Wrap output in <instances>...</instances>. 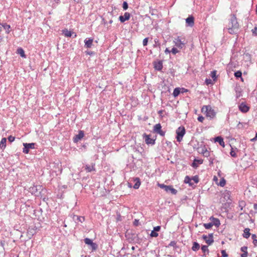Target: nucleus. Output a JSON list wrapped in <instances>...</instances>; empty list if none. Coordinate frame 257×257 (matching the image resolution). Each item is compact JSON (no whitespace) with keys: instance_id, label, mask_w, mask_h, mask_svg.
<instances>
[{"instance_id":"1a4fd4ad","label":"nucleus","mask_w":257,"mask_h":257,"mask_svg":"<svg viewBox=\"0 0 257 257\" xmlns=\"http://www.w3.org/2000/svg\"><path fill=\"white\" fill-rule=\"evenodd\" d=\"M238 107L239 110L243 113L247 112L249 109V106L246 105L244 102L241 103L238 106Z\"/></svg>"},{"instance_id":"20e7f679","label":"nucleus","mask_w":257,"mask_h":257,"mask_svg":"<svg viewBox=\"0 0 257 257\" xmlns=\"http://www.w3.org/2000/svg\"><path fill=\"white\" fill-rule=\"evenodd\" d=\"M185 134V129L183 126L179 127L176 130V139L179 142L182 140V138Z\"/></svg>"},{"instance_id":"338daca9","label":"nucleus","mask_w":257,"mask_h":257,"mask_svg":"<svg viewBox=\"0 0 257 257\" xmlns=\"http://www.w3.org/2000/svg\"><path fill=\"white\" fill-rule=\"evenodd\" d=\"M171 51L168 48H166L165 51V53H169Z\"/></svg>"},{"instance_id":"5701e85b","label":"nucleus","mask_w":257,"mask_h":257,"mask_svg":"<svg viewBox=\"0 0 257 257\" xmlns=\"http://www.w3.org/2000/svg\"><path fill=\"white\" fill-rule=\"evenodd\" d=\"M33 223L35 224V226H33V230H39V228L41 227V225L39 222L38 219L33 218Z\"/></svg>"},{"instance_id":"ea45409f","label":"nucleus","mask_w":257,"mask_h":257,"mask_svg":"<svg viewBox=\"0 0 257 257\" xmlns=\"http://www.w3.org/2000/svg\"><path fill=\"white\" fill-rule=\"evenodd\" d=\"M201 154H203V155L204 157H208L210 155L209 152H208L207 149H205V152H201Z\"/></svg>"},{"instance_id":"cd10ccee","label":"nucleus","mask_w":257,"mask_h":257,"mask_svg":"<svg viewBox=\"0 0 257 257\" xmlns=\"http://www.w3.org/2000/svg\"><path fill=\"white\" fill-rule=\"evenodd\" d=\"M234 76L236 78H240L241 79V80L242 81H243V78L242 77V72L241 71H237L236 72H235L234 73Z\"/></svg>"},{"instance_id":"39448f33","label":"nucleus","mask_w":257,"mask_h":257,"mask_svg":"<svg viewBox=\"0 0 257 257\" xmlns=\"http://www.w3.org/2000/svg\"><path fill=\"white\" fill-rule=\"evenodd\" d=\"M158 186H159L161 188L164 189L167 192H169V191L172 194L175 195L177 193V190L173 188L172 186H167L164 184H160L158 183Z\"/></svg>"},{"instance_id":"c756f323","label":"nucleus","mask_w":257,"mask_h":257,"mask_svg":"<svg viewBox=\"0 0 257 257\" xmlns=\"http://www.w3.org/2000/svg\"><path fill=\"white\" fill-rule=\"evenodd\" d=\"M191 179L188 176H186L184 179V182L185 183H188L190 186H192L193 184L191 182Z\"/></svg>"},{"instance_id":"ddd939ff","label":"nucleus","mask_w":257,"mask_h":257,"mask_svg":"<svg viewBox=\"0 0 257 257\" xmlns=\"http://www.w3.org/2000/svg\"><path fill=\"white\" fill-rule=\"evenodd\" d=\"M24 148H23V153L28 154L30 149H32V143H23Z\"/></svg>"},{"instance_id":"6e6d98bb","label":"nucleus","mask_w":257,"mask_h":257,"mask_svg":"<svg viewBox=\"0 0 257 257\" xmlns=\"http://www.w3.org/2000/svg\"><path fill=\"white\" fill-rule=\"evenodd\" d=\"M134 225L136 226H138L139 225V220L135 219L134 221Z\"/></svg>"},{"instance_id":"4468645a","label":"nucleus","mask_w":257,"mask_h":257,"mask_svg":"<svg viewBox=\"0 0 257 257\" xmlns=\"http://www.w3.org/2000/svg\"><path fill=\"white\" fill-rule=\"evenodd\" d=\"M16 53L17 54L20 55V56L22 58H26V55H25V51L22 48L19 47L17 50Z\"/></svg>"},{"instance_id":"9d476101","label":"nucleus","mask_w":257,"mask_h":257,"mask_svg":"<svg viewBox=\"0 0 257 257\" xmlns=\"http://www.w3.org/2000/svg\"><path fill=\"white\" fill-rule=\"evenodd\" d=\"M84 136V134L83 131H79L78 134L73 138V142L74 143H77L79 140L83 138Z\"/></svg>"},{"instance_id":"4d7b16f0","label":"nucleus","mask_w":257,"mask_h":257,"mask_svg":"<svg viewBox=\"0 0 257 257\" xmlns=\"http://www.w3.org/2000/svg\"><path fill=\"white\" fill-rule=\"evenodd\" d=\"M244 205V202L243 201L240 202L239 206L241 207V210L243 209V207Z\"/></svg>"},{"instance_id":"13d9d810","label":"nucleus","mask_w":257,"mask_h":257,"mask_svg":"<svg viewBox=\"0 0 257 257\" xmlns=\"http://www.w3.org/2000/svg\"><path fill=\"white\" fill-rule=\"evenodd\" d=\"M247 254H248L247 252H243V253H242L241 254L240 256H241V257H247Z\"/></svg>"},{"instance_id":"de8ad7c7","label":"nucleus","mask_w":257,"mask_h":257,"mask_svg":"<svg viewBox=\"0 0 257 257\" xmlns=\"http://www.w3.org/2000/svg\"><path fill=\"white\" fill-rule=\"evenodd\" d=\"M171 52L173 54H177V53L179 52V51L178 50V49L176 48H173L171 51Z\"/></svg>"},{"instance_id":"bf43d9fd","label":"nucleus","mask_w":257,"mask_h":257,"mask_svg":"<svg viewBox=\"0 0 257 257\" xmlns=\"http://www.w3.org/2000/svg\"><path fill=\"white\" fill-rule=\"evenodd\" d=\"M202 238L206 241L208 237L206 235H203Z\"/></svg>"},{"instance_id":"c85d7f7f","label":"nucleus","mask_w":257,"mask_h":257,"mask_svg":"<svg viewBox=\"0 0 257 257\" xmlns=\"http://www.w3.org/2000/svg\"><path fill=\"white\" fill-rule=\"evenodd\" d=\"M85 170H86L88 172H91L92 171L94 170V166H93V165L90 166V165H86L85 166Z\"/></svg>"},{"instance_id":"49530a36","label":"nucleus","mask_w":257,"mask_h":257,"mask_svg":"<svg viewBox=\"0 0 257 257\" xmlns=\"http://www.w3.org/2000/svg\"><path fill=\"white\" fill-rule=\"evenodd\" d=\"M148 40H149L148 38H146L143 40V46H146L147 45L148 42Z\"/></svg>"},{"instance_id":"7ed1b4c3","label":"nucleus","mask_w":257,"mask_h":257,"mask_svg":"<svg viewBox=\"0 0 257 257\" xmlns=\"http://www.w3.org/2000/svg\"><path fill=\"white\" fill-rule=\"evenodd\" d=\"M174 42L175 44V46L180 49L184 48L186 43L185 39L180 37H178L177 38H175L174 40Z\"/></svg>"},{"instance_id":"5fc2aeb1","label":"nucleus","mask_w":257,"mask_h":257,"mask_svg":"<svg viewBox=\"0 0 257 257\" xmlns=\"http://www.w3.org/2000/svg\"><path fill=\"white\" fill-rule=\"evenodd\" d=\"M197 119L200 122H203V120L204 119V117L202 116H198Z\"/></svg>"},{"instance_id":"2eb2a0df","label":"nucleus","mask_w":257,"mask_h":257,"mask_svg":"<svg viewBox=\"0 0 257 257\" xmlns=\"http://www.w3.org/2000/svg\"><path fill=\"white\" fill-rule=\"evenodd\" d=\"M203 160L202 159H195L192 164V167L194 168H197L198 167V164H202L203 163Z\"/></svg>"},{"instance_id":"e2e57ef3","label":"nucleus","mask_w":257,"mask_h":257,"mask_svg":"<svg viewBox=\"0 0 257 257\" xmlns=\"http://www.w3.org/2000/svg\"><path fill=\"white\" fill-rule=\"evenodd\" d=\"M251 238L252 239H253V240L254 239H256V236L255 234H253L251 235Z\"/></svg>"},{"instance_id":"c03bdc74","label":"nucleus","mask_w":257,"mask_h":257,"mask_svg":"<svg viewBox=\"0 0 257 257\" xmlns=\"http://www.w3.org/2000/svg\"><path fill=\"white\" fill-rule=\"evenodd\" d=\"M8 141L10 142V143H12L15 140V137H13L12 136H10L8 138Z\"/></svg>"},{"instance_id":"c9c22d12","label":"nucleus","mask_w":257,"mask_h":257,"mask_svg":"<svg viewBox=\"0 0 257 257\" xmlns=\"http://www.w3.org/2000/svg\"><path fill=\"white\" fill-rule=\"evenodd\" d=\"M225 183H226L225 180L222 178L220 179V182L219 183V185L221 187H223L225 185Z\"/></svg>"},{"instance_id":"8fccbe9b","label":"nucleus","mask_w":257,"mask_h":257,"mask_svg":"<svg viewBox=\"0 0 257 257\" xmlns=\"http://www.w3.org/2000/svg\"><path fill=\"white\" fill-rule=\"evenodd\" d=\"M252 33L254 36H257V27H255L252 30Z\"/></svg>"},{"instance_id":"f8f14e48","label":"nucleus","mask_w":257,"mask_h":257,"mask_svg":"<svg viewBox=\"0 0 257 257\" xmlns=\"http://www.w3.org/2000/svg\"><path fill=\"white\" fill-rule=\"evenodd\" d=\"M130 14L127 12H125L123 16H120L119 17V20L121 23L124 22L125 21L128 20L130 18Z\"/></svg>"},{"instance_id":"bb28decb","label":"nucleus","mask_w":257,"mask_h":257,"mask_svg":"<svg viewBox=\"0 0 257 257\" xmlns=\"http://www.w3.org/2000/svg\"><path fill=\"white\" fill-rule=\"evenodd\" d=\"M200 248V245L198 243L196 242H194L193 244V246L192 247V249L193 251H197Z\"/></svg>"},{"instance_id":"412c9836","label":"nucleus","mask_w":257,"mask_h":257,"mask_svg":"<svg viewBox=\"0 0 257 257\" xmlns=\"http://www.w3.org/2000/svg\"><path fill=\"white\" fill-rule=\"evenodd\" d=\"M62 34L66 37H70L72 36L73 33H72L67 29H65L62 31Z\"/></svg>"},{"instance_id":"58836bf2","label":"nucleus","mask_w":257,"mask_h":257,"mask_svg":"<svg viewBox=\"0 0 257 257\" xmlns=\"http://www.w3.org/2000/svg\"><path fill=\"white\" fill-rule=\"evenodd\" d=\"M91 248L93 250H95L98 247L97 244L96 243L93 242V243L90 245Z\"/></svg>"},{"instance_id":"dca6fc26","label":"nucleus","mask_w":257,"mask_h":257,"mask_svg":"<svg viewBox=\"0 0 257 257\" xmlns=\"http://www.w3.org/2000/svg\"><path fill=\"white\" fill-rule=\"evenodd\" d=\"M93 39L89 38L88 40H85L84 41L85 46L87 48H90L91 47L93 43Z\"/></svg>"},{"instance_id":"0eeeda50","label":"nucleus","mask_w":257,"mask_h":257,"mask_svg":"<svg viewBox=\"0 0 257 257\" xmlns=\"http://www.w3.org/2000/svg\"><path fill=\"white\" fill-rule=\"evenodd\" d=\"M162 126L160 123H157L154 126L153 131L154 133L159 134L161 136H164L165 132L162 130Z\"/></svg>"},{"instance_id":"79ce46f5","label":"nucleus","mask_w":257,"mask_h":257,"mask_svg":"<svg viewBox=\"0 0 257 257\" xmlns=\"http://www.w3.org/2000/svg\"><path fill=\"white\" fill-rule=\"evenodd\" d=\"M216 71H213L211 72V77L215 80L216 79Z\"/></svg>"},{"instance_id":"4c0bfd02","label":"nucleus","mask_w":257,"mask_h":257,"mask_svg":"<svg viewBox=\"0 0 257 257\" xmlns=\"http://www.w3.org/2000/svg\"><path fill=\"white\" fill-rule=\"evenodd\" d=\"M214 242L213 238H208L206 240V243H207L209 245L212 244Z\"/></svg>"},{"instance_id":"4be33fe9","label":"nucleus","mask_w":257,"mask_h":257,"mask_svg":"<svg viewBox=\"0 0 257 257\" xmlns=\"http://www.w3.org/2000/svg\"><path fill=\"white\" fill-rule=\"evenodd\" d=\"M154 68L156 70L160 71L163 68V63L161 61H159L158 62L155 64Z\"/></svg>"},{"instance_id":"774afa93","label":"nucleus","mask_w":257,"mask_h":257,"mask_svg":"<svg viewBox=\"0 0 257 257\" xmlns=\"http://www.w3.org/2000/svg\"><path fill=\"white\" fill-rule=\"evenodd\" d=\"M210 164H213V159H212L211 158L209 160Z\"/></svg>"},{"instance_id":"f704fd0d","label":"nucleus","mask_w":257,"mask_h":257,"mask_svg":"<svg viewBox=\"0 0 257 257\" xmlns=\"http://www.w3.org/2000/svg\"><path fill=\"white\" fill-rule=\"evenodd\" d=\"M201 249L204 253H205L206 252L208 253H209V249L207 245H202L201 246Z\"/></svg>"},{"instance_id":"2f4dec72","label":"nucleus","mask_w":257,"mask_h":257,"mask_svg":"<svg viewBox=\"0 0 257 257\" xmlns=\"http://www.w3.org/2000/svg\"><path fill=\"white\" fill-rule=\"evenodd\" d=\"M241 89L240 88H236V97L239 98L241 96Z\"/></svg>"},{"instance_id":"aec40b11","label":"nucleus","mask_w":257,"mask_h":257,"mask_svg":"<svg viewBox=\"0 0 257 257\" xmlns=\"http://www.w3.org/2000/svg\"><path fill=\"white\" fill-rule=\"evenodd\" d=\"M7 144V139L6 138H3L0 142V148L4 150L6 147Z\"/></svg>"},{"instance_id":"a878e982","label":"nucleus","mask_w":257,"mask_h":257,"mask_svg":"<svg viewBox=\"0 0 257 257\" xmlns=\"http://www.w3.org/2000/svg\"><path fill=\"white\" fill-rule=\"evenodd\" d=\"M134 180L135 181H136V183L134 185L133 187L134 189H138L141 185L140 179L139 178H136Z\"/></svg>"},{"instance_id":"e433bc0d","label":"nucleus","mask_w":257,"mask_h":257,"mask_svg":"<svg viewBox=\"0 0 257 257\" xmlns=\"http://www.w3.org/2000/svg\"><path fill=\"white\" fill-rule=\"evenodd\" d=\"M177 242L175 241H171L170 243L168 245V247L169 246H173L174 248H177Z\"/></svg>"},{"instance_id":"72a5a7b5","label":"nucleus","mask_w":257,"mask_h":257,"mask_svg":"<svg viewBox=\"0 0 257 257\" xmlns=\"http://www.w3.org/2000/svg\"><path fill=\"white\" fill-rule=\"evenodd\" d=\"M84 242L88 245H91V244L93 243V241L91 239L88 238H86L84 240Z\"/></svg>"},{"instance_id":"09e8293b","label":"nucleus","mask_w":257,"mask_h":257,"mask_svg":"<svg viewBox=\"0 0 257 257\" xmlns=\"http://www.w3.org/2000/svg\"><path fill=\"white\" fill-rule=\"evenodd\" d=\"M221 252L222 256V257H227V256H228V254L226 252L225 250H222Z\"/></svg>"},{"instance_id":"f3484780","label":"nucleus","mask_w":257,"mask_h":257,"mask_svg":"<svg viewBox=\"0 0 257 257\" xmlns=\"http://www.w3.org/2000/svg\"><path fill=\"white\" fill-rule=\"evenodd\" d=\"M2 26L4 28V29L6 31V34H9L11 31V26L10 25L7 24V23H2Z\"/></svg>"},{"instance_id":"423d86ee","label":"nucleus","mask_w":257,"mask_h":257,"mask_svg":"<svg viewBox=\"0 0 257 257\" xmlns=\"http://www.w3.org/2000/svg\"><path fill=\"white\" fill-rule=\"evenodd\" d=\"M42 191L43 188L41 186H33V195L36 197L41 198Z\"/></svg>"},{"instance_id":"69168bd1","label":"nucleus","mask_w":257,"mask_h":257,"mask_svg":"<svg viewBox=\"0 0 257 257\" xmlns=\"http://www.w3.org/2000/svg\"><path fill=\"white\" fill-rule=\"evenodd\" d=\"M213 233H210L208 235V238H213Z\"/></svg>"},{"instance_id":"a18cd8bd","label":"nucleus","mask_w":257,"mask_h":257,"mask_svg":"<svg viewBox=\"0 0 257 257\" xmlns=\"http://www.w3.org/2000/svg\"><path fill=\"white\" fill-rule=\"evenodd\" d=\"M122 8L124 10H126L128 9V4L126 2H124L123 3Z\"/></svg>"},{"instance_id":"6ab92c4d","label":"nucleus","mask_w":257,"mask_h":257,"mask_svg":"<svg viewBox=\"0 0 257 257\" xmlns=\"http://www.w3.org/2000/svg\"><path fill=\"white\" fill-rule=\"evenodd\" d=\"M215 142H218L221 146L224 147V142L223 141V138L221 137H216L215 138Z\"/></svg>"},{"instance_id":"f03ea898","label":"nucleus","mask_w":257,"mask_h":257,"mask_svg":"<svg viewBox=\"0 0 257 257\" xmlns=\"http://www.w3.org/2000/svg\"><path fill=\"white\" fill-rule=\"evenodd\" d=\"M202 112L206 113L207 117H209L210 118H213L215 117L216 113L213 109H212L210 105H204L201 109Z\"/></svg>"},{"instance_id":"680f3d73","label":"nucleus","mask_w":257,"mask_h":257,"mask_svg":"<svg viewBox=\"0 0 257 257\" xmlns=\"http://www.w3.org/2000/svg\"><path fill=\"white\" fill-rule=\"evenodd\" d=\"M253 244L255 245V246H256L257 245V239H254L253 241H252Z\"/></svg>"},{"instance_id":"473e14b6","label":"nucleus","mask_w":257,"mask_h":257,"mask_svg":"<svg viewBox=\"0 0 257 257\" xmlns=\"http://www.w3.org/2000/svg\"><path fill=\"white\" fill-rule=\"evenodd\" d=\"M203 226L206 229H210L213 226V224L211 222L208 223H204Z\"/></svg>"},{"instance_id":"3c124183","label":"nucleus","mask_w":257,"mask_h":257,"mask_svg":"<svg viewBox=\"0 0 257 257\" xmlns=\"http://www.w3.org/2000/svg\"><path fill=\"white\" fill-rule=\"evenodd\" d=\"M247 247L245 246H242V247H241L240 250L243 252H247Z\"/></svg>"},{"instance_id":"7c9ffc66","label":"nucleus","mask_w":257,"mask_h":257,"mask_svg":"<svg viewBox=\"0 0 257 257\" xmlns=\"http://www.w3.org/2000/svg\"><path fill=\"white\" fill-rule=\"evenodd\" d=\"M180 93V89L179 88H176L174 89L173 93V95L174 97H176L179 95Z\"/></svg>"},{"instance_id":"6e6552de","label":"nucleus","mask_w":257,"mask_h":257,"mask_svg":"<svg viewBox=\"0 0 257 257\" xmlns=\"http://www.w3.org/2000/svg\"><path fill=\"white\" fill-rule=\"evenodd\" d=\"M143 138L147 145H154L155 143V140L150 138V135H148L146 134L143 135Z\"/></svg>"},{"instance_id":"603ef678","label":"nucleus","mask_w":257,"mask_h":257,"mask_svg":"<svg viewBox=\"0 0 257 257\" xmlns=\"http://www.w3.org/2000/svg\"><path fill=\"white\" fill-rule=\"evenodd\" d=\"M230 154L233 157H235L236 156V153L232 150H231V151L230 152Z\"/></svg>"},{"instance_id":"37998d69","label":"nucleus","mask_w":257,"mask_h":257,"mask_svg":"<svg viewBox=\"0 0 257 257\" xmlns=\"http://www.w3.org/2000/svg\"><path fill=\"white\" fill-rule=\"evenodd\" d=\"M193 180V181L195 183H197L199 182V178L197 176H195L193 177L191 179V180Z\"/></svg>"},{"instance_id":"393cba45","label":"nucleus","mask_w":257,"mask_h":257,"mask_svg":"<svg viewBox=\"0 0 257 257\" xmlns=\"http://www.w3.org/2000/svg\"><path fill=\"white\" fill-rule=\"evenodd\" d=\"M73 219L74 220H77L79 222H80L81 223H82L85 220V218L83 216H78V215H74L73 217Z\"/></svg>"},{"instance_id":"0e129e2a","label":"nucleus","mask_w":257,"mask_h":257,"mask_svg":"<svg viewBox=\"0 0 257 257\" xmlns=\"http://www.w3.org/2000/svg\"><path fill=\"white\" fill-rule=\"evenodd\" d=\"M253 208L255 210L257 211V204H254Z\"/></svg>"},{"instance_id":"052dcab7","label":"nucleus","mask_w":257,"mask_h":257,"mask_svg":"<svg viewBox=\"0 0 257 257\" xmlns=\"http://www.w3.org/2000/svg\"><path fill=\"white\" fill-rule=\"evenodd\" d=\"M211 80L209 79H206L205 82L207 84H210L211 83Z\"/></svg>"},{"instance_id":"a211bd4d","label":"nucleus","mask_w":257,"mask_h":257,"mask_svg":"<svg viewBox=\"0 0 257 257\" xmlns=\"http://www.w3.org/2000/svg\"><path fill=\"white\" fill-rule=\"evenodd\" d=\"M210 219L212 220V222L211 223L213 224V225H215L217 227H218L220 225V221L218 218H216L212 216L210 218Z\"/></svg>"},{"instance_id":"a19ab883","label":"nucleus","mask_w":257,"mask_h":257,"mask_svg":"<svg viewBox=\"0 0 257 257\" xmlns=\"http://www.w3.org/2000/svg\"><path fill=\"white\" fill-rule=\"evenodd\" d=\"M150 235L152 237H157L158 236V233L153 230L152 231Z\"/></svg>"},{"instance_id":"b1692460","label":"nucleus","mask_w":257,"mask_h":257,"mask_svg":"<svg viewBox=\"0 0 257 257\" xmlns=\"http://www.w3.org/2000/svg\"><path fill=\"white\" fill-rule=\"evenodd\" d=\"M250 229L248 228H245L243 231V237L245 238H248L250 235V233L249 232Z\"/></svg>"},{"instance_id":"f257e3e1","label":"nucleus","mask_w":257,"mask_h":257,"mask_svg":"<svg viewBox=\"0 0 257 257\" xmlns=\"http://www.w3.org/2000/svg\"><path fill=\"white\" fill-rule=\"evenodd\" d=\"M228 32L231 34H236L238 29L239 24L237 21L236 17L234 15H231V18L228 24Z\"/></svg>"},{"instance_id":"864d4df0","label":"nucleus","mask_w":257,"mask_h":257,"mask_svg":"<svg viewBox=\"0 0 257 257\" xmlns=\"http://www.w3.org/2000/svg\"><path fill=\"white\" fill-rule=\"evenodd\" d=\"M161 229V227L160 226H157L154 227V230L156 232L159 231Z\"/></svg>"},{"instance_id":"9b49d317","label":"nucleus","mask_w":257,"mask_h":257,"mask_svg":"<svg viewBox=\"0 0 257 257\" xmlns=\"http://www.w3.org/2000/svg\"><path fill=\"white\" fill-rule=\"evenodd\" d=\"M186 23L188 26L193 27L194 25V18L193 16H189L186 19Z\"/></svg>"}]
</instances>
